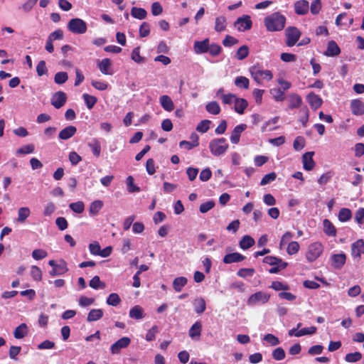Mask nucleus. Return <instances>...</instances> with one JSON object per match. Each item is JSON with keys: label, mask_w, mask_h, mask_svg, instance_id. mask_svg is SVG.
<instances>
[{"label": "nucleus", "mask_w": 364, "mask_h": 364, "mask_svg": "<svg viewBox=\"0 0 364 364\" xmlns=\"http://www.w3.org/2000/svg\"><path fill=\"white\" fill-rule=\"evenodd\" d=\"M130 343L131 340L129 338L122 337L111 346V353L112 354H118L122 348H127L130 344Z\"/></svg>", "instance_id": "11"}, {"label": "nucleus", "mask_w": 364, "mask_h": 364, "mask_svg": "<svg viewBox=\"0 0 364 364\" xmlns=\"http://www.w3.org/2000/svg\"><path fill=\"white\" fill-rule=\"evenodd\" d=\"M27 335V326L26 323H21L16 328L14 336L16 338H23Z\"/></svg>", "instance_id": "36"}, {"label": "nucleus", "mask_w": 364, "mask_h": 364, "mask_svg": "<svg viewBox=\"0 0 364 364\" xmlns=\"http://www.w3.org/2000/svg\"><path fill=\"white\" fill-rule=\"evenodd\" d=\"M306 100L314 109H316L322 105V99L314 92H310L307 95Z\"/></svg>", "instance_id": "19"}, {"label": "nucleus", "mask_w": 364, "mask_h": 364, "mask_svg": "<svg viewBox=\"0 0 364 364\" xmlns=\"http://www.w3.org/2000/svg\"><path fill=\"white\" fill-rule=\"evenodd\" d=\"M103 206V202L97 200L93 201L90 206V212L93 215H97Z\"/></svg>", "instance_id": "49"}, {"label": "nucleus", "mask_w": 364, "mask_h": 364, "mask_svg": "<svg viewBox=\"0 0 364 364\" xmlns=\"http://www.w3.org/2000/svg\"><path fill=\"white\" fill-rule=\"evenodd\" d=\"M112 65L111 60L109 58H104L97 64L100 72L104 75H112L113 72L110 70Z\"/></svg>", "instance_id": "23"}, {"label": "nucleus", "mask_w": 364, "mask_h": 364, "mask_svg": "<svg viewBox=\"0 0 364 364\" xmlns=\"http://www.w3.org/2000/svg\"><path fill=\"white\" fill-rule=\"evenodd\" d=\"M222 52V47L216 43H212L209 45L208 53L213 56L216 57L219 55Z\"/></svg>", "instance_id": "51"}, {"label": "nucleus", "mask_w": 364, "mask_h": 364, "mask_svg": "<svg viewBox=\"0 0 364 364\" xmlns=\"http://www.w3.org/2000/svg\"><path fill=\"white\" fill-rule=\"evenodd\" d=\"M332 265L335 269H341L346 263V255L345 253L334 254L331 257Z\"/></svg>", "instance_id": "14"}, {"label": "nucleus", "mask_w": 364, "mask_h": 364, "mask_svg": "<svg viewBox=\"0 0 364 364\" xmlns=\"http://www.w3.org/2000/svg\"><path fill=\"white\" fill-rule=\"evenodd\" d=\"M309 9V1L306 0H299L294 3L295 13L298 15H305Z\"/></svg>", "instance_id": "16"}, {"label": "nucleus", "mask_w": 364, "mask_h": 364, "mask_svg": "<svg viewBox=\"0 0 364 364\" xmlns=\"http://www.w3.org/2000/svg\"><path fill=\"white\" fill-rule=\"evenodd\" d=\"M187 279L184 277H176L173 282V287L177 292H180L182 288L187 284Z\"/></svg>", "instance_id": "34"}, {"label": "nucleus", "mask_w": 364, "mask_h": 364, "mask_svg": "<svg viewBox=\"0 0 364 364\" xmlns=\"http://www.w3.org/2000/svg\"><path fill=\"white\" fill-rule=\"evenodd\" d=\"M251 77L257 84H261L263 80H271L273 75L271 70H262L259 65H253L250 68Z\"/></svg>", "instance_id": "3"}, {"label": "nucleus", "mask_w": 364, "mask_h": 364, "mask_svg": "<svg viewBox=\"0 0 364 364\" xmlns=\"http://www.w3.org/2000/svg\"><path fill=\"white\" fill-rule=\"evenodd\" d=\"M89 285L94 289H104L105 287V283L100 281L99 276H95L90 281Z\"/></svg>", "instance_id": "43"}, {"label": "nucleus", "mask_w": 364, "mask_h": 364, "mask_svg": "<svg viewBox=\"0 0 364 364\" xmlns=\"http://www.w3.org/2000/svg\"><path fill=\"white\" fill-rule=\"evenodd\" d=\"M300 248V245L298 242L292 241L289 242L287 252L289 255H293L296 254Z\"/></svg>", "instance_id": "52"}, {"label": "nucleus", "mask_w": 364, "mask_h": 364, "mask_svg": "<svg viewBox=\"0 0 364 364\" xmlns=\"http://www.w3.org/2000/svg\"><path fill=\"white\" fill-rule=\"evenodd\" d=\"M229 147L225 138H218L210 141L209 149L211 154L215 156L224 154Z\"/></svg>", "instance_id": "2"}, {"label": "nucleus", "mask_w": 364, "mask_h": 364, "mask_svg": "<svg viewBox=\"0 0 364 364\" xmlns=\"http://www.w3.org/2000/svg\"><path fill=\"white\" fill-rule=\"evenodd\" d=\"M341 53V49L338 44L334 41H330L328 43L327 49L324 54L326 56H336Z\"/></svg>", "instance_id": "22"}, {"label": "nucleus", "mask_w": 364, "mask_h": 364, "mask_svg": "<svg viewBox=\"0 0 364 364\" xmlns=\"http://www.w3.org/2000/svg\"><path fill=\"white\" fill-rule=\"evenodd\" d=\"M234 26L237 28L238 31L243 32L251 29L252 26V21L249 15H244L239 17L235 21Z\"/></svg>", "instance_id": "7"}, {"label": "nucleus", "mask_w": 364, "mask_h": 364, "mask_svg": "<svg viewBox=\"0 0 364 364\" xmlns=\"http://www.w3.org/2000/svg\"><path fill=\"white\" fill-rule=\"evenodd\" d=\"M235 85L239 88L248 89L249 79L244 76H238L235 80Z\"/></svg>", "instance_id": "42"}, {"label": "nucleus", "mask_w": 364, "mask_h": 364, "mask_svg": "<svg viewBox=\"0 0 364 364\" xmlns=\"http://www.w3.org/2000/svg\"><path fill=\"white\" fill-rule=\"evenodd\" d=\"M210 45L209 38H205L203 41H196L193 44L194 52L196 54H203L208 53Z\"/></svg>", "instance_id": "13"}, {"label": "nucleus", "mask_w": 364, "mask_h": 364, "mask_svg": "<svg viewBox=\"0 0 364 364\" xmlns=\"http://www.w3.org/2000/svg\"><path fill=\"white\" fill-rule=\"evenodd\" d=\"M323 245L320 242L311 244L307 250L306 257L310 262L315 261L323 252Z\"/></svg>", "instance_id": "5"}, {"label": "nucleus", "mask_w": 364, "mask_h": 364, "mask_svg": "<svg viewBox=\"0 0 364 364\" xmlns=\"http://www.w3.org/2000/svg\"><path fill=\"white\" fill-rule=\"evenodd\" d=\"M131 15L137 19H144L147 16V12L144 9L132 7L131 10Z\"/></svg>", "instance_id": "35"}, {"label": "nucleus", "mask_w": 364, "mask_h": 364, "mask_svg": "<svg viewBox=\"0 0 364 364\" xmlns=\"http://www.w3.org/2000/svg\"><path fill=\"white\" fill-rule=\"evenodd\" d=\"M270 93L277 102H282L284 100V92L281 88H273Z\"/></svg>", "instance_id": "47"}, {"label": "nucleus", "mask_w": 364, "mask_h": 364, "mask_svg": "<svg viewBox=\"0 0 364 364\" xmlns=\"http://www.w3.org/2000/svg\"><path fill=\"white\" fill-rule=\"evenodd\" d=\"M247 128L245 124L237 125L232 130L230 136V141L232 144H237L240 141V138L242 132Z\"/></svg>", "instance_id": "17"}, {"label": "nucleus", "mask_w": 364, "mask_h": 364, "mask_svg": "<svg viewBox=\"0 0 364 364\" xmlns=\"http://www.w3.org/2000/svg\"><path fill=\"white\" fill-rule=\"evenodd\" d=\"M36 72L38 76H43L48 73V69L44 60H41L38 62L36 66Z\"/></svg>", "instance_id": "62"}, {"label": "nucleus", "mask_w": 364, "mask_h": 364, "mask_svg": "<svg viewBox=\"0 0 364 364\" xmlns=\"http://www.w3.org/2000/svg\"><path fill=\"white\" fill-rule=\"evenodd\" d=\"M269 298L270 295L269 294L262 291H257L252 294L247 299V302L248 305H255L259 302L265 304L269 300Z\"/></svg>", "instance_id": "9"}, {"label": "nucleus", "mask_w": 364, "mask_h": 364, "mask_svg": "<svg viewBox=\"0 0 364 364\" xmlns=\"http://www.w3.org/2000/svg\"><path fill=\"white\" fill-rule=\"evenodd\" d=\"M160 103L161 107L168 112H171L174 108V105L171 98L168 95H162L160 97Z\"/></svg>", "instance_id": "27"}, {"label": "nucleus", "mask_w": 364, "mask_h": 364, "mask_svg": "<svg viewBox=\"0 0 364 364\" xmlns=\"http://www.w3.org/2000/svg\"><path fill=\"white\" fill-rule=\"evenodd\" d=\"M127 191L129 193L139 192L140 191L139 187L134 185V178L132 176H129L127 178Z\"/></svg>", "instance_id": "55"}, {"label": "nucleus", "mask_w": 364, "mask_h": 364, "mask_svg": "<svg viewBox=\"0 0 364 364\" xmlns=\"http://www.w3.org/2000/svg\"><path fill=\"white\" fill-rule=\"evenodd\" d=\"M82 97L88 109H92L97 101V98L96 97L90 95L87 93L83 94Z\"/></svg>", "instance_id": "46"}, {"label": "nucleus", "mask_w": 364, "mask_h": 364, "mask_svg": "<svg viewBox=\"0 0 364 364\" xmlns=\"http://www.w3.org/2000/svg\"><path fill=\"white\" fill-rule=\"evenodd\" d=\"M294 237V235L292 232L287 231L286 232L282 237L280 242H279V247L280 249H282L287 244H289L290 242L289 241L291 240V238Z\"/></svg>", "instance_id": "57"}, {"label": "nucleus", "mask_w": 364, "mask_h": 364, "mask_svg": "<svg viewBox=\"0 0 364 364\" xmlns=\"http://www.w3.org/2000/svg\"><path fill=\"white\" fill-rule=\"evenodd\" d=\"M245 257L239 252H233L227 254L223 259L225 264H231L234 262H240L243 261Z\"/></svg>", "instance_id": "18"}, {"label": "nucleus", "mask_w": 364, "mask_h": 364, "mask_svg": "<svg viewBox=\"0 0 364 364\" xmlns=\"http://www.w3.org/2000/svg\"><path fill=\"white\" fill-rule=\"evenodd\" d=\"M31 214L30 209L27 207L20 208L18 210L17 221L23 223Z\"/></svg>", "instance_id": "40"}, {"label": "nucleus", "mask_w": 364, "mask_h": 364, "mask_svg": "<svg viewBox=\"0 0 364 364\" xmlns=\"http://www.w3.org/2000/svg\"><path fill=\"white\" fill-rule=\"evenodd\" d=\"M129 316L134 319H141L144 318V314L143 309L139 305L134 306L129 311Z\"/></svg>", "instance_id": "31"}, {"label": "nucleus", "mask_w": 364, "mask_h": 364, "mask_svg": "<svg viewBox=\"0 0 364 364\" xmlns=\"http://www.w3.org/2000/svg\"><path fill=\"white\" fill-rule=\"evenodd\" d=\"M68 79V75L66 72H58L55 75L54 81L58 85L65 83Z\"/></svg>", "instance_id": "50"}, {"label": "nucleus", "mask_w": 364, "mask_h": 364, "mask_svg": "<svg viewBox=\"0 0 364 364\" xmlns=\"http://www.w3.org/2000/svg\"><path fill=\"white\" fill-rule=\"evenodd\" d=\"M255 272L253 268H242L238 270L237 274L238 277L242 278H246L247 277L252 276Z\"/></svg>", "instance_id": "59"}, {"label": "nucleus", "mask_w": 364, "mask_h": 364, "mask_svg": "<svg viewBox=\"0 0 364 364\" xmlns=\"http://www.w3.org/2000/svg\"><path fill=\"white\" fill-rule=\"evenodd\" d=\"M323 225V232L326 235L330 237H335L336 235V228L328 219H324Z\"/></svg>", "instance_id": "25"}, {"label": "nucleus", "mask_w": 364, "mask_h": 364, "mask_svg": "<svg viewBox=\"0 0 364 364\" xmlns=\"http://www.w3.org/2000/svg\"><path fill=\"white\" fill-rule=\"evenodd\" d=\"M321 9V0H314L310 6V10L312 14L316 15L318 14Z\"/></svg>", "instance_id": "61"}, {"label": "nucleus", "mask_w": 364, "mask_h": 364, "mask_svg": "<svg viewBox=\"0 0 364 364\" xmlns=\"http://www.w3.org/2000/svg\"><path fill=\"white\" fill-rule=\"evenodd\" d=\"M314 151H309L302 156L303 167L306 171H311L315 166V162L313 160Z\"/></svg>", "instance_id": "15"}, {"label": "nucleus", "mask_w": 364, "mask_h": 364, "mask_svg": "<svg viewBox=\"0 0 364 364\" xmlns=\"http://www.w3.org/2000/svg\"><path fill=\"white\" fill-rule=\"evenodd\" d=\"M285 35L286 45L289 47H292L299 41L301 36V32L297 28L294 26H291L286 29Z\"/></svg>", "instance_id": "6"}, {"label": "nucleus", "mask_w": 364, "mask_h": 364, "mask_svg": "<svg viewBox=\"0 0 364 364\" xmlns=\"http://www.w3.org/2000/svg\"><path fill=\"white\" fill-rule=\"evenodd\" d=\"M338 218L341 222H347L352 218V212L349 208H342L338 212Z\"/></svg>", "instance_id": "33"}, {"label": "nucleus", "mask_w": 364, "mask_h": 364, "mask_svg": "<svg viewBox=\"0 0 364 364\" xmlns=\"http://www.w3.org/2000/svg\"><path fill=\"white\" fill-rule=\"evenodd\" d=\"M205 109L210 114L216 115L220 112V107L216 101H213L208 103L205 106Z\"/></svg>", "instance_id": "38"}, {"label": "nucleus", "mask_w": 364, "mask_h": 364, "mask_svg": "<svg viewBox=\"0 0 364 364\" xmlns=\"http://www.w3.org/2000/svg\"><path fill=\"white\" fill-rule=\"evenodd\" d=\"M289 105L288 108L290 109H293L295 108H299L301 107L302 104V99L301 97L296 93H291L289 95Z\"/></svg>", "instance_id": "21"}, {"label": "nucleus", "mask_w": 364, "mask_h": 364, "mask_svg": "<svg viewBox=\"0 0 364 364\" xmlns=\"http://www.w3.org/2000/svg\"><path fill=\"white\" fill-rule=\"evenodd\" d=\"M103 316V311L101 309H92L87 315V321L89 322L100 320Z\"/></svg>", "instance_id": "29"}, {"label": "nucleus", "mask_w": 364, "mask_h": 364, "mask_svg": "<svg viewBox=\"0 0 364 364\" xmlns=\"http://www.w3.org/2000/svg\"><path fill=\"white\" fill-rule=\"evenodd\" d=\"M31 275L35 281H41L42 279L41 270L36 265H33L31 267Z\"/></svg>", "instance_id": "58"}, {"label": "nucleus", "mask_w": 364, "mask_h": 364, "mask_svg": "<svg viewBox=\"0 0 364 364\" xmlns=\"http://www.w3.org/2000/svg\"><path fill=\"white\" fill-rule=\"evenodd\" d=\"M70 208L76 213H82L85 210V205L82 201L72 203L69 205Z\"/></svg>", "instance_id": "54"}, {"label": "nucleus", "mask_w": 364, "mask_h": 364, "mask_svg": "<svg viewBox=\"0 0 364 364\" xmlns=\"http://www.w3.org/2000/svg\"><path fill=\"white\" fill-rule=\"evenodd\" d=\"M211 124V121L208 120V119H204V120H202L198 125H197V127H196V130L198 132H200V133H205L208 131V129H210V124Z\"/></svg>", "instance_id": "53"}, {"label": "nucleus", "mask_w": 364, "mask_h": 364, "mask_svg": "<svg viewBox=\"0 0 364 364\" xmlns=\"http://www.w3.org/2000/svg\"><path fill=\"white\" fill-rule=\"evenodd\" d=\"M68 28L70 31L75 34H83L87 31V24L85 21L79 18H72L68 24Z\"/></svg>", "instance_id": "4"}, {"label": "nucleus", "mask_w": 364, "mask_h": 364, "mask_svg": "<svg viewBox=\"0 0 364 364\" xmlns=\"http://www.w3.org/2000/svg\"><path fill=\"white\" fill-rule=\"evenodd\" d=\"M68 269L67 267L66 262L65 261H62L60 264L56 265L53 269L49 272L50 275L52 277L62 275L67 272Z\"/></svg>", "instance_id": "26"}, {"label": "nucleus", "mask_w": 364, "mask_h": 364, "mask_svg": "<svg viewBox=\"0 0 364 364\" xmlns=\"http://www.w3.org/2000/svg\"><path fill=\"white\" fill-rule=\"evenodd\" d=\"M285 356V351L282 347H278L272 351V357L276 360H282Z\"/></svg>", "instance_id": "56"}, {"label": "nucleus", "mask_w": 364, "mask_h": 364, "mask_svg": "<svg viewBox=\"0 0 364 364\" xmlns=\"http://www.w3.org/2000/svg\"><path fill=\"white\" fill-rule=\"evenodd\" d=\"M362 254H364V241L359 239L351 245V255L354 259L359 261Z\"/></svg>", "instance_id": "8"}, {"label": "nucleus", "mask_w": 364, "mask_h": 364, "mask_svg": "<svg viewBox=\"0 0 364 364\" xmlns=\"http://www.w3.org/2000/svg\"><path fill=\"white\" fill-rule=\"evenodd\" d=\"M238 43L239 41L237 38L230 35H227L223 40V44L225 47H230Z\"/></svg>", "instance_id": "63"}, {"label": "nucleus", "mask_w": 364, "mask_h": 364, "mask_svg": "<svg viewBox=\"0 0 364 364\" xmlns=\"http://www.w3.org/2000/svg\"><path fill=\"white\" fill-rule=\"evenodd\" d=\"M362 359V354L360 352L347 353L345 360L348 363H355Z\"/></svg>", "instance_id": "45"}, {"label": "nucleus", "mask_w": 364, "mask_h": 364, "mask_svg": "<svg viewBox=\"0 0 364 364\" xmlns=\"http://www.w3.org/2000/svg\"><path fill=\"white\" fill-rule=\"evenodd\" d=\"M121 302V299L117 293H112L107 299V304L112 306H117Z\"/></svg>", "instance_id": "48"}, {"label": "nucleus", "mask_w": 364, "mask_h": 364, "mask_svg": "<svg viewBox=\"0 0 364 364\" xmlns=\"http://www.w3.org/2000/svg\"><path fill=\"white\" fill-rule=\"evenodd\" d=\"M206 309L205 301L203 298H199L195 300L194 302V310L195 311L200 314L205 311Z\"/></svg>", "instance_id": "41"}, {"label": "nucleus", "mask_w": 364, "mask_h": 364, "mask_svg": "<svg viewBox=\"0 0 364 364\" xmlns=\"http://www.w3.org/2000/svg\"><path fill=\"white\" fill-rule=\"evenodd\" d=\"M77 132L75 126L70 125L62 129L58 135L59 139L62 140H68L73 136Z\"/></svg>", "instance_id": "20"}, {"label": "nucleus", "mask_w": 364, "mask_h": 364, "mask_svg": "<svg viewBox=\"0 0 364 364\" xmlns=\"http://www.w3.org/2000/svg\"><path fill=\"white\" fill-rule=\"evenodd\" d=\"M305 146V139L303 136H297L293 143L294 149L296 151L301 150Z\"/></svg>", "instance_id": "64"}, {"label": "nucleus", "mask_w": 364, "mask_h": 364, "mask_svg": "<svg viewBox=\"0 0 364 364\" xmlns=\"http://www.w3.org/2000/svg\"><path fill=\"white\" fill-rule=\"evenodd\" d=\"M131 58L136 63H145V58L140 55V48L136 47L133 49L131 55Z\"/></svg>", "instance_id": "44"}, {"label": "nucleus", "mask_w": 364, "mask_h": 364, "mask_svg": "<svg viewBox=\"0 0 364 364\" xmlns=\"http://www.w3.org/2000/svg\"><path fill=\"white\" fill-rule=\"evenodd\" d=\"M201 331H202V323L200 321H198L195 322L192 325L191 328L189 329V332H188L189 336L192 339L198 340L200 336Z\"/></svg>", "instance_id": "24"}, {"label": "nucleus", "mask_w": 364, "mask_h": 364, "mask_svg": "<svg viewBox=\"0 0 364 364\" xmlns=\"http://www.w3.org/2000/svg\"><path fill=\"white\" fill-rule=\"evenodd\" d=\"M249 48L247 46H242L238 48L235 53V58L239 60H242L246 58L249 55Z\"/></svg>", "instance_id": "39"}, {"label": "nucleus", "mask_w": 364, "mask_h": 364, "mask_svg": "<svg viewBox=\"0 0 364 364\" xmlns=\"http://www.w3.org/2000/svg\"><path fill=\"white\" fill-rule=\"evenodd\" d=\"M66 100V94L63 91H58L52 96L50 102L55 108L60 109L65 104Z\"/></svg>", "instance_id": "10"}, {"label": "nucleus", "mask_w": 364, "mask_h": 364, "mask_svg": "<svg viewBox=\"0 0 364 364\" xmlns=\"http://www.w3.org/2000/svg\"><path fill=\"white\" fill-rule=\"evenodd\" d=\"M350 108L352 114L355 116L364 114V102L360 99H355L350 102Z\"/></svg>", "instance_id": "12"}, {"label": "nucleus", "mask_w": 364, "mask_h": 364, "mask_svg": "<svg viewBox=\"0 0 364 364\" xmlns=\"http://www.w3.org/2000/svg\"><path fill=\"white\" fill-rule=\"evenodd\" d=\"M255 240L250 235H245L240 241V247L242 250H247L255 245Z\"/></svg>", "instance_id": "30"}, {"label": "nucleus", "mask_w": 364, "mask_h": 364, "mask_svg": "<svg viewBox=\"0 0 364 364\" xmlns=\"http://www.w3.org/2000/svg\"><path fill=\"white\" fill-rule=\"evenodd\" d=\"M226 18L223 16H218L215 18V30L217 32H221L226 28Z\"/></svg>", "instance_id": "37"}, {"label": "nucleus", "mask_w": 364, "mask_h": 364, "mask_svg": "<svg viewBox=\"0 0 364 364\" xmlns=\"http://www.w3.org/2000/svg\"><path fill=\"white\" fill-rule=\"evenodd\" d=\"M263 339L269 343L272 346H276L279 344V338L272 333H267L264 336Z\"/></svg>", "instance_id": "60"}, {"label": "nucleus", "mask_w": 364, "mask_h": 364, "mask_svg": "<svg viewBox=\"0 0 364 364\" xmlns=\"http://www.w3.org/2000/svg\"><path fill=\"white\" fill-rule=\"evenodd\" d=\"M264 23L268 31H279L285 26L286 17L279 12H274L264 18Z\"/></svg>", "instance_id": "1"}, {"label": "nucleus", "mask_w": 364, "mask_h": 364, "mask_svg": "<svg viewBox=\"0 0 364 364\" xmlns=\"http://www.w3.org/2000/svg\"><path fill=\"white\" fill-rule=\"evenodd\" d=\"M88 146L92 150V154L96 156L99 157L101 153V145L100 141L94 138L91 141L88 143Z\"/></svg>", "instance_id": "32"}, {"label": "nucleus", "mask_w": 364, "mask_h": 364, "mask_svg": "<svg viewBox=\"0 0 364 364\" xmlns=\"http://www.w3.org/2000/svg\"><path fill=\"white\" fill-rule=\"evenodd\" d=\"M248 106V102L246 100L243 98H235V111L240 114H242L245 110V109Z\"/></svg>", "instance_id": "28"}]
</instances>
